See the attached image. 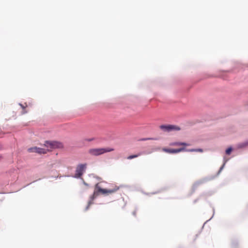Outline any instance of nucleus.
<instances>
[{"mask_svg":"<svg viewBox=\"0 0 248 248\" xmlns=\"http://www.w3.org/2000/svg\"><path fill=\"white\" fill-rule=\"evenodd\" d=\"M119 189V187L114 185H112L110 188L108 189L102 188L99 186V184L97 183L95 186V191L94 192L93 195H95L96 193H99L104 195L111 194L116 192Z\"/></svg>","mask_w":248,"mask_h":248,"instance_id":"obj_1","label":"nucleus"},{"mask_svg":"<svg viewBox=\"0 0 248 248\" xmlns=\"http://www.w3.org/2000/svg\"><path fill=\"white\" fill-rule=\"evenodd\" d=\"M46 149H49V152L55 149H62L63 145L62 142L56 141H46L44 144Z\"/></svg>","mask_w":248,"mask_h":248,"instance_id":"obj_2","label":"nucleus"},{"mask_svg":"<svg viewBox=\"0 0 248 248\" xmlns=\"http://www.w3.org/2000/svg\"><path fill=\"white\" fill-rule=\"evenodd\" d=\"M112 150L113 149H108L106 148H92L89 150L88 153L91 155L97 156Z\"/></svg>","mask_w":248,"mask_h":248,"instance_id":"obj_3","label":"nucleus"},{"mask_svg":"<svg viewBox=\"0 0 248 248\" xmlns=\"http://www.w3.org/2000/svg\"><path fill=\"white\" fill-rule=\"evenodd\" d=\"M159 127L163 131L167 132L181 130V128L179 126L172 124L161 125Z\"/></svg>","mask_w":248,"mask_h":248,"instance_id":"obj_4","label":"nucleus"},{"mask_svg":"<svg viewBox=\"0 0 248 248\" xmlns=\"http://www.w3.org/2000/svg\"><path fill=\"white\" fill-rule=\"evenodd\" d=\"M86 168V164H81L77 166L76 169L74 177L80 178L83 174Z\"/></svg>","mask_w":248,"mask_h":248,"instance_id":"obj_5","label":"nucleus"},{"mask_svg":"<svg viewBox=\"0 0 248 248\" xmlns=\"http://www.w3.org/2000/svg\"><path fill=\"white\" fill-rule=\"evenodd\" d=\"M28 151L30 153H37L39 154H46L49 152V149L39 148L33 147L28 149Z\"/></svg>","mask_w":248,"mask_h":248,"instance_id":"obj_6","label":"nucleus"},{"mask_svg":"<svg viewBox=\"0 0 248 248\" xmlns=\"http://www.w3.org/2000/svg\"><path fill=\"white\" fill-rule=\"evenodd\" d=\"M171 145L173 146H180V145H183V146H188L189 144L185 143V142H173L171 144Z\"/></svg>","mask_w":248,"mask_h":248,"instance_id":"obj_7","label":"nucleus"},{"mask_svg":"<svg viewBox=\"0 0 248 248\" xmlns=\"http://www.w3.org/2000/svg\"><path fill=\"white\" fill-rule=\"evenodd\" d=\"M163 150L165 152L170 154H175L176 153V149H163Z\"/></svg>","mask_w":248,"mask_h":248,"instance_id":"obj_8","label":"nucleus"},{"mask_svg":"<svg viewBox=\"0 0 248 248\" xmlns=\"http://www.w3.org/2000/svg\"><path fill=\"white\" fill-rule=\"evenodd\" d=\"M62 162L60 160H56L55 161V163L51 165V167H53L54 165H56L57 167H59L61 165Z\"/></svg>","mask_w":248,"mask_h":248,"instance_id":"obj_9","label":"nucleus"},{"mask_svg":"<svg viewBox=\"0 0 248 248\" xmlns=\"http://www.w3.org/2000/svg\"><path fill=\"white\" fill-rule=\"evenodd\" d=\"M140 155V154H137V155H131L128 156L127 157V158L128 159H132L133 158H136V157H138Z\"/></svg>","mask_w":248,"mask_h":248,"instance_id":"obj_10","label":"nucleus"},{"mask_svg":"<svg viewBox=\"0 0 248 248\" xmlns=\"http://www.w3.org/2000/svg\"><path fill=\"white\" fill-rule=\"evenodd\" d=\"M189 152H202V149H190L188 150Z\"/></svg>","mask_w":248,"mask_h":248,"instance_id":"obj_11","label":"nucleus"},{"mask_svg":"<svg viewBox=\"0 0 248 248\" xmlns=\"http://www.w3.org/2000/svg\"><path fill=\"white\" fill-rule=\"evenodd\" d=\"M184 151H186L185 148L184 147L176 149V153H179V152H182Z\"/></svg>","mask_w":248,"mask_h":248,"instance_id":"obj_12","label":"nucleus"},{"mask_svg":"<svg viewBox=\"0 0 248 248\" xmlns=\"http://www.w3.org/2000/svg\"><path fill=\"white\" fill-rule=\"evenodd\" d=\"M232 148L231 147H230L229 148H228L226 150V154L227 155H230L231 153V152L232 151Z\"/></svg>","mask_w":248,"mask_h":248,"instance_id":"obj_13","label":"nucleus"},{"mask_svg":"<svg viewBox=\"0 0 248 248\" xmlns=\"http://www.w3.org/2000/svg\"><path fill=\"white\" fill-rule=\"evenodd\" d=\"M247 145L246 143H242L240 145H239V147L240 148H243Z\"/></svg>","mask_w":248,"mask_h":248,"instance_id":"obj_14","label":"nucleus"},{"mask_svg":"<svg viewBox=\"0 0 248 248\" xmlns=\"http://www.w3.org/2000/svg\"><path fill=\"white\" fill-rule=\"evenodd\" d=\"M94 140V138H92V139H87L86 140L88 141H91L93 140Z\"/></svg>","mask_w":248,"mask_h":248,"instance_id":"obj_15","label":"nucleus"},{"mask_svg":"<svg viewBox=\"0 0 248 248\" xmlns=\"http://www.w3.org/2000/svg\"><path fill=\"white\" fill-rule=\"evenodd\" d=\"M132 214L133 215V216H136V212L135 211L133 212Z\"/></svg>","mask_w":248,"mask_h":248,"instance_id":"obj_16","label":"nucleus"},{"mask_svg":"<svg viewBox=\"0 0 248 248\" xmlns=\"http://www.w3.org/2000/svg\"><path fill=\"white\" fill-rule=\"evenodd\" d=\"M92 204L91 202H89L88 206H87V209L89 208V206H90V204Z\"/></svg>","mask_w":248,"mask_h":248,"instance_id":"obj_17","label":"nucleus"},{"mask_svg":"<svg viewBox=\"0 0 248 248\" xmlns=\"http://www.w3.org/2000/svg\"><path fill=\"white\" fill-rule=\"evenodd\" d=\"M20 106H21V107L23 108H24L25 107H23L21 104H20Z\"/></svg>","mask_w":248,"mask_h":248,"instance_id":"obj_18","label":"nucleus"},{"mask_svg":"<svg viewBox=\"0 0 248 248\" xmlns=\"http://www.w3.org/2000/svg\"><path fill=\"white\" fill-rule=\"evenodd\" d=\"M150 138H148L147 140H150ZM147 139H144L143 140H146Z\"/></svg>","mask_w":248,"mask_h":248,"instance_id":"obj_19","label":"nucleus"}]
</instances>
